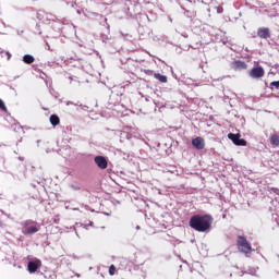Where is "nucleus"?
<instances>
[{
  "instance_id": "nucleus-1",
  "label": "nucleus",
  "mask_w": 279,
  "mask_h": 279,
  "mask_svg": "<svg viewBox=\"0 0 279 279\" xmlns=\"http://www.w3.org/2000/svg\"><path fill=\"white\" fill-rule=\"evenodd\" d=\"M190 228L196 232H209L213 228V216L210 215H194L190 219Z\"/></svg>"
},
{
  "instance_id": "nucleus-2",
  "label": "nucleus",
  "mask_w": 279,
  "mask_h": 279,
  "mask_svg": "<svg viewBox=\"0 0 279 279\" xmlns=\"http://www.w3.org/2000/svg\"><path fill=\"white\" fill-rule=\"evenodd\" d=\"M23 234H36L39 232L40 226L34 220H25L21 222Z\"/></svg>"
},
{
  "instance_id": "nucleus-3",
  "label": "nucleus",
  "mask_w": 279,
  "mask_h": 279,
  "mask_svg": "<svg viewBox=\"0 0 279 279\" xmlns=\"http://www.w3.org/2000/svg\"><path fill=\"white\" fill-rule=\"evenodd\" d=\"M236 245L239 252H242V254H245V256H250L252 254V244L247 242V239H245V236L239 235Z\"/></svg>"
},
{
  "instance_id": "nucleus-4",
  "label": "nucleus",
  "mask_w": 279,
  "mask_h": 279,
  "mask_svg": "<svg viewBox=\"0 0 279 279\" xmlns=\"http://www.w3.org/2000/svg\"><path fill=\"white\" fill-rule=\"evenodd\" d=\"M228 140L232 141V143L238 147H245L247 145V141L241 138L240 134L229 133Z\"/></svg>"
},
{
  "instance_id": "nucleus-5",
  "label": "nucleus",
  "mask_w": 279,
  "mask_h": 279,
  "mask_svg": "<svg viewBox=\"0 0 279 279\" xmlns=\"http://www.w3.org/2000/svg\"><path fill=\"white\" fill-rule=\"evenodd\" d=\"M248 75L252 80H260V77H265V69L263 66H254L248 72Z\"/></svg>"
},
{
  "instance_id": "nucleus-6",
  "label": "nucleus",
  "mask_w": 279,
  "mask_h": 279,
  "mask_svg": "<svg viewBox=\"0 0 279 279\" xmlns=\"http://www.w3.org/2000/svg\"><path fill=\"white\" fill-rule=\"evenodd\" d=\"M40 267H43V262L38 258H35L28 262L27 271H29L31 274H36L38 269H40Z\"/></svg>"
},
{
  "instance_id": "nucleus-7",
  "label": "nucleus",
  "mask_w": 279,
  "mask_h": 279,
  "mask_svg": "<svg viewBox=\"0 0 279 279\" xmlns=\"http://www.w3.org/2000/svg\"><path fill=\"white\" fill-rule=\"evenodd\" d=\"M95 163L97 165L98 169H108V160L104 156H96L94 158Z\"/></svg>"
},
{
  "instance_id": "nucleus-8",
  "label": "nucleus",
  "mask_w": 279,
  "mask_h": 279,
  "mask_svg": "<svg viewBox=\"0 0 279 279\" xmlns=\"http://www.w3.org/2000/svg\"><path fill=\"white\" fill-rule=\"evenodd\" d=\"M192 145L195 149L202 150L204 147H206V142L203 137H195L192 140Z\"/></svg>"
},
{
  "instance_id": "nucleus-9",
  "label": "nucleus",
  "mask_w": 279,
  "mask_h": 279,
  "mask_svg": "<svg viewBox=\"0 0 279 279\" xmlns=\"http://www.w3.org/2000/svg\"><path fill=\"white\" fill-rule=\"evenodd\" d=\"M232 66L235 71H245V69H247V63L241 60H236L232 62Z\"/></svg>"
},
{
  "instance_id": "nucleus-10",
  "label": "nucleus",
  "mask_w": 279,
  "mask_h": 279,
  "mask_svg": "<svg viewBox=\"0 0 279 279\" xmlns=\"http://www.w3.org/2000/svg\"><path fill=\"white\" fill-rule=\"evenodd\" d=\"M257 36L259 38H264L267 39L271 36V34L269 33V28L268 27H262L257 29Z\"/></svg>"
},
{
  "instance_id": "nucleus-11",
  "label": "nucleus",
  "mask_w": 279,
  "mask_h": 279,
  "mask_svg": "<svg viewBox=\"0 0 279 279\" xmlns=\"http://www.w3.org/2000/svg\"><path fill=\"white\" fill-rule=\"evenodd\" d=\"M270 145H274V147H279V135L272 134L270 136Z\"/></svg>"
},
{
  "instance_id": "nucleus-12",
  "label": "nucleus",
  "mask_w": 279,
  "mask_h": 279,
  "mask_svg": "<svg viewBox=\"0 0 279 279\" xmlns=\"http://www.w3.org/2000/svg\"><path fill=\"white\" fill-rule=\"evenodd\" d=\"M155 80H158L161 82V84H167V75H162L160 73H155L154 74Z\"/></svg>"
},
{
  "instance_id": "nucleus-13",
  "label": "nucleus",
  "mask_w": 279,
  "mask_h": 279,
  "mask_svg": "<svg viewBox=\"0 0 279 279\" xmlns=\"http://www.w3.org/2000/svg\"><path fill=\"white\" fill-rule=\"evenodd\" d=\"M50 123L56 128V125H60V118L57 114L50 116Z\"/></svg>"
},
{
  "instance_id": "nucleus-14",
  "label": "nucleus",
  "mask_w": 279,
  "mask_h": 279,
  "mask_svg": "<svg viewBox=\"0 0 279 279\" xmlns=\"http://www.w3.org/2000/svg\"><path fill=\"white\" fill-rule=\"evenodd\" d=\"M34 61L35 59H34V56L32 54H25L23 57V62H25V64H34Z\"/></svg>"
},
{
  "instance_id": "nucleus-15",
  "label": "nucleus",
  "mask_w": 279,
  "mask_h": 279,
  "mask_svg": "<svg viewBox=\"0 0 279 279\" xmlns=\"http://www.w3.org/2000/svg\"><path fill=\"white\" fill-rule=\"evenodd\" d=\"M3 53L7 56L8 60L12 58V54L10 53V51H5L3 50V48H0V56H3Z\"/></svg>"
},
{
  "instance_id": "nucleus-16",
  "label": "nucleus",
  "mask_w": 279,
  "mask_h": 279,
  "mask_svg": "<svg viewBox=\"0 0 279 279\" xmlns=\"http://www.w3.org/2000/svg\"><path fill=\"white\" fill-rule=\"evenodd\" d=\"M0 110L8 112V107H5V102L2 99H0Z\"/></svg>"
},
{
  "instance_id": "nucleus-17",
  "label": "nucleus",
  "mask_w": 279,
  "mask_h": 279,
  "mask_svg": "<svg viewBox=\"0 0 279 279\" xmlns=\"http://www.w3.org/2000/svg\"><path fill=\"white\" fill-rule=\"evenodd\" d=\"M114 274H117V267H114V265H111L109 267V275L114 276Z\"/></svg>"
},
{
  "instance_id": "nucleus-18",
  "label": "nucleus",
  "mask_w": 279,
  "mask_h": 279,
  "mask_svg": "<svg viewBox=\"0 0 279 279\" xmlns=\"http://www.w3.org/2000/svg\"><path fill=\"white\" fill-rule=\"evenodd\" d=\"M275 87L277 90H279V81H274L270 83V87Z\"/></svg>"
},
{
  "instance_id": "nucleus-19",
  "label": "nucleus",
  "mask_w": 279,
  "mask_h": 279,
  "mask_svg": "<svg viewBox=\"0 0 279 279\" xmlns=\"http://www.w3.org/2000/svg\"><path fill=\"white\" fill-rule=\"evenodd\" d=\"M144 73L146 75H154L155 74L154 71H151V70H144Z\"/></svg>"
},
{
  "instance_id": "nucleus-20",
  "label": "nucleus",
  "mask_w": 279,
  "mask_h": 279,
  "mask_svg": "<svg viewBox=\"0 0 279 279\" xmlns=\"http://www.w3.org/2000/svg\"><path fill=\"white\" fill-rule=\"evenodd\" d=\"M272 193L276 195H279V189L278 187H271Z\"/></svg>"
},
{
  "instance_id": "nucleus-21",
  "label": "nucleus",
  "mask_w": 279,
  "mask_h": 279,
  "mask_svg": "<svg viewBox=\"0 0 279 279\" xmlns=\"http://www.w3.org/2000/svg\"><path fill=\"white\" fill-rule=\"evenodd\" d=\"M70 186H71V189H73V191H80V189H81L80 186H77V185H73V184H72V185H70Z\"/></svg>"
},
{
  "instance_id": "nucleus-22",
  "label": "nucleus",
  "mask_w": 279,
  "mask_h": 279,
  "mask_svg": "<svg viewBox=\"0 0 279 279\" xmlns=\"http://www.w3.org/2000/svg\"><path fill=\"white\" fill-rule=\"evenodd\" d=\"M65 105L66 106H77V104H74L73 101H66Z\"/></svg>"
},
{
  "instance_id": "nucleus-23",
  "label": "nucleus",
  "mask_w": 279,
  "mask_h": 279,
  "mask_svg": "<svg viewBox=\"0 0 279 279\" xmlns=\"http://www.w3.org/2000/svg\"><path fill=\"white\" fill-rule=\"evenodd\" d=\"M136 230H141V227H140V226H137V227H136Z\"/></svg>"
},
{
  "instance_id": "nucleus-24",
  "label": "nucleus",
  "mask_w": 279,
  "mask_h": 279,
  "mask_svg": "<svg viewBox=\"0 0 279 279\" xmlns=\"http://www.w3.org/2000/svg\"><path fill=\"white\" fill-rule=\"evenodd\" d=\"M3 226V223L0 221V228Z\"/></svg>"
}]
</instances>
